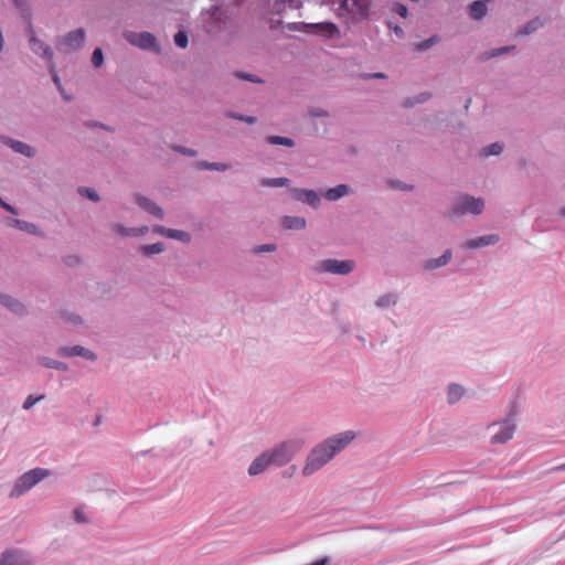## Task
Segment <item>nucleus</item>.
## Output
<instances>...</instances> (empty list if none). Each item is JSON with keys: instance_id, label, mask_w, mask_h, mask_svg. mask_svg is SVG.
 I'll use <instances>...</instances> for the list:
<instances>
[{"instance_id": "34", "label": "nucleus", "mask_w": 565, "mask_h": 565, "mask_svg": "<svg viewBox=\"0 0 565 565\" xmlns=\"http://www.w3.org/2000/svg\"><path fill=\"white\" fill-rule=\"evenodd\" d=\"M198 166L200 169H210V170H218V171H224L227 169V167L223 163L200 162Z\"/></svg>"}, {"instance_id": "9", "label": "nucleus", "mask_w": 565, "mask_h": 565, "mask_svg": "<svg viewBox=\"0 0 565 565\" xmlns=\"http://www.w3.org/2000/svg\"><path fill=\"white\" fill-rule=\"evenodd\" d=\"M320 271H327L337 275H347L351 273L354 268L353 260H338V259H327L319 264Z\"/></svg>"}, {"instance_id": "25", "label": "nucleus", "mask_w": 565, "mask_h": 565, "mask_svg": "<svg viewBox=\"0 0 565 565\" xmlns=\"http://www.w3.org/2000/svg\"><path fill=\"white\" fill-rule=\"evenodd\" d=\"M463 394V387L458 384H451L448 387V401L449 403H456L460 399Z\"/></svg>"}, {"instance_id": "57", "label": "nucleus", "mask_w": 565, "mask_h": 565, "mask_svg": "<svg viewBox=\"0 0 565 565\" xmlns=\"http://www.w3.org/2000/svg\"><path fill=\"white\" fill-rule=\"evenodd\" d=\"M248 81L249 82H259L258 79L254 78L252 75H249Z\"/></svg>"}, {"instance_id": "60", "label": "nucleus", "mask_w": 565, "mask_h": 565, "mask_svg": "<svg viewBox=\"0 0 565 565\" xmlns=\"http://www.w3.org/2000/svg\"><path fill=\"white\" fill-rule=\"evenodd\" d=\"M72 321H74V322L79 321V317H74V319H72Z\"/></svg>"}, {"instance_id": "31", "label": "nucleus", "mask_w": 565, "mask_h": 565, "mask_svg": "<svg viewBox=\"0 0 565 565\" xmlns=\"http://www.w3.org/2000/svg\"><path fill=\"white\" fill-rule=\"evenodd\" d=\"M502 150H503V146L500 145L499 142H494V143H491L490 146L483 148L482 154L484 157L494 156V154L501 153Z\"/></svg>"}, {"instance_id": "35", "label": "nucleus", "mask_w": 565, "mask_h": 565, "mask_svg": "<svg viewBox=\"0 0 565 565\" xmlns=\"http://www.w3.org/2000/svg\"><path fill=\"white\" fill-rule=\"evenodd\" d=\"M103 62H104L103 51L100 49H96L92 55V63L95 67H100Z\"/></svg>"}, {"instance_id": "52", "label": "nucleus", "mask_w": 565, "mask_h": 565, "mask_svg": "<svg viewBox=\"0 0 565 565\" xmlns=\"http://www.w3.org/2000/svg\"><path fill=\"white\" fill-rule=\"evenodd\" d=\"M394 31H395V33H396L398 36H402V35H403V29H402V28H399V26H395V28H394Z\"/></svg>"}, {"instance_id": "43", "label": "nucleus", "mask_w": 565, "mask_h": 565, "mask_svg": "<svg viewBox=\"0 0 565 565\" xmlns=\"http://www.w3.org/2000/svg\"><path fill=\"white\" fill-rule=\"evenodd\" d=\"M437 41L436 38H430L417 45V49L423 51L429 49L435 42Z\"/></svg>"}, {"instance_id": "27", "label": "nucleus", "mask_w": 565, "mask_h": 565, "mask_svg": "<svg viewBox=\"0 0 565 565\" xmlns=\"http://www.w3.org/2000/svg\"><path fill=\"white\" fill-rule=\"evenodd\" d=\"M262 184L265 186H287L289 184V179L287 178H274V179H264L262 180Z\"/></svg>"}, {"instance_id": "47", "label": "nucleus", "mask_w": 565, "mask_h": 565, "mask_svg": "<svg viewBox=\"0 0 565 565\" xmlns=\"http://www.w3.org/2000/svg\"><path fill=\"white\" fill-rule=\"evenodd\" d=\"M509 49H510V47L504 46V47H501V49H499V50H495V51H493V52H492V54H491L490 56H497V55H500V54H502V53H505V52H508V51H509Z\"/></svg>"}, {"instance_id": "7", "label": "nucleus", "mask_w": 565, "mask_h": 565, "mask_svg": "<svg viewBox=\"0 0 565 565\" xmlns=\"http://www.w3.org/2000/svg\"><path fill=\"white\" fill-rule=\"evenodd\" d=\"M124 38L129 44L142 50H157L156 36L150 32L126 31Z\"/></svg>"}, {"instance_id": "48", "label": "nucleus", "mask_w": 565, "mask_h": 565, "mask_svg": "<svg viewBox=\"0 0 565 565\" xmlns=\"http://www.w3.org/2000/svg\"><path fill=\"white\" fill-rule=\"evenodd\" d=\"M65 262H66L67 265H74V264L78 263V258L75 257V256H70V257L66 258Z\"/></svg>"}, {"instance_id": "3", "label": "nucleus", "mask_w": 565, "mask_h": 565, "mask_svg": "<svg viewBox=\"0 0 565 565\" xmlns=\"http://www.w3.org/2000/svg\"><path fill=\"white\" fill-rule=\"evenodd\" d=\"M50 470L44 468H34L25 473H23L14 483L13 489L11 491L12 498H18L23 493L28 492L35 484L42 481L44 478L50 476Z\"/></svg>"}, {"instance_id": "18", "label": "nucleus", "mask_w": 565, "mask_h": 565, "mask_svg": "<svg viewBox=\"0 0 565 565\" xmlns=\"http://www.w3.org/2000/svg\"><path fill=\"white\" fill-rule=\"evenodd\" d=\"M137 203L139 204V206H141L143 210H146L147 212L153 214L154 216L159 217V218H162L163 217V211L160 206H158L154 202H152L151 200L147 199V198H143V196H138L137 198Z\"/></svg>"}, {"instance_id": "45", "label": "nucleus", "mask_w": 565, "mask_h": 565, "mask_svg": "<svg viewBox=\"0 0 565 565\" xmlns=\"http://www.w3.org/2000/svg\"><path fill=\"white\" fill-rule=\"evenodd\" d=\"M310 113L315 117L327 116V111H324L323 109H320V108L312 109Z\"/></svg>"}, {"instance_id": "30", "label": "nucleus", "mask_w": 565, "mask_h": 565, "mask_svg": "<svg viewBox=\"0 0 565 565\" xmlns=\"http://www.w3.org/2000/svg\"><path fill=\"white\" fill-rule=\"evenodd\" d=\"M115 230H116L119 234H121V235H126V236H136V235H141V234H143V233H146V232H147V227H145V228H142V230H136V228H128V230H127V228H125V227H122V226H120V225H117V226L115 227Z\"/></svg>"}, {"instance_id": "14", "label": "nucleus", "mask_w": 565, "mask_h": 565, "mask_svg": "<svg viewBox=\"0 0 565 565\" xmlns=\"http://www.w3.org/2000/svg\"><path fill=\"white\" fill-rule=\"evenodd\" d=\"M290 192L296 200L306 202L312 207H317L320 203V198L312 190L292 189Z\"/></svg>"}, {"instance_id": "5", "label": "nucleus", "mask_w": 565, "mask_h": 565, "mask_svg": "<svg viewBox=\"0 0 565 565\" xmlns=\"http://www.w3.org/2000/svg\"><path fill=\"white\" fill-rule=\"evenodd\" d=\"M484 202L481 199L463 195L458 198L451 213L455 215L463 213L480 214L483 211Z\"/></svg>"}, {"instance_id": "28", "label": "nucleus", "mask_w": 565, "mask_h": 565, "mask_svg": "<svg viewBox=\"0 0 565 565\" xmlns=\"http://www.w3.org/2000/svg\"><path fill=\"white\" fill-rule=\"evenodd\" d=\"M268 142L271 145H282L286 147H294L295 142L292 139L280 136H270L268 137Z\"/></svg>"}, {"instance_id": "12", "label": "nucleus", "mask_w": 565, "mask_h": 565, "mask_svg": "<svg viewBox=\"0 0 565 565\" xmlns=\"http://www.w3.org/2000/svg\"><path fill=\"white\" fill-rule=\"evenodd\" d=\"M29 34H30V46H31V50L33 51V53L41 55L49 61H52L53 60L52 49L34 35L32 28H30Z\"/></svg>"}, {"instance_id": "37", "label": "nucleus", "mask_w": 565, "mask_h": 565, "mask_svg": "<svg viewBox=\"0 0 565 565\" xmlns=\"http://www.w3.org/2000/svg\"><path fill=\"white\" fill-rule=\"evenodd\" d=\"M542 23L539 20H533L529 22L521 31L522 34H529L531 32H534Z\"/></svg>"}, {"instance_id": "61", "label": "nucleus", "mask_w": 565, "mask_h": 565, "mask_svg": "<svg viewBox=\"0 0 565 565\" xmlns=\"http://www.w3.org/2000/svg\"><path fill=\"white\" fill-rule=\"evenodd\" d=\"M562 215L565 216V206L562 209Z\"/></svg>"}, {"instance_id": "23", "label": "nucleus", "mask_w": 565, "mask_h": 565, "mask_svg": "<svg viewBox=\"0 0 565 565\" xmlns=\"http://www.w3.org/2000/svg\"><path fill=\"white\" fill-rule=\"evenodd\" d=\"M489 0H478V1H475L471 6H470V15L476 19V20H479L481 18H483L487 13V6L486 3L488 2Z\"/></svg>"}, {"instance_id": "53", "label": "nucleus", "mask_w": 565, "mask_h": 565, "mask_svg": "<svg viewBox=\"0 0 565 565\" xmlns=\"http://www.w3.org/2000/svg\"><path fill=\"white\" fill-rule=\"evenodd\" d=\"M26 0H13L14 4L17 7H22L25 3Z\"/></svg>"}, {"instance_id": "29", "label": "nucleus", "mask_w": 565, "mask_h": 565, "mask_svg": "<svg viewBox=\"0 0 565 565\" xmlns=\"http://www.w3.org/2000/svg\"><path fill=\"white\" fill-rule=\"evenodd\" d=\"M10 224L29 233H34L36 228L34 224L20 220H11Z\"/></svg>"}, {"instance_id": "49", "label": "nucleus", "mask_w": 565, "mask_h": 565, "mask_svg": "<svg viewBox=\"0 0 565 565\" xmlns=\"http://www.w3.org/2000/svg\"><path fill=\"white\" fill-rule=\"evenodd\" d=\"M4 210H7L8 212H10L12 214H17L18 213L17 210L12 205H10V204L4 205Z\"/></svg>"}, {"instance_id": "44", "label": "nucleus", "mask_w": 565, "mask_h": 565, "mask_svg": "<svg viewBox=\"0 0 565 565\" xmlns=\"http://www.w3.org/2000/svg\"><path fill=\"white\" fill-rule=\"evenodd\" d=\"M177 150L182 152V153H185L188 156H191V157L196 154V151H194L192 149H185V148L179 147V148H177Z\"/></svg>"}, {"instance_id": "50", "label": "nucleus", "mask_w": 565, "mask_h": 565, "mask_svg": "<svg viewBox=\"0 0 565 565\" xmlns=\"http://www.w3.org/2000/svg\"><path fill=\"white\" fill-rule=\"evenodd\" d=\"M235 75H236L237 77H239V78L244 79V81H246V79H247V73H245V72H237V73H235Z\"/></svg>"}, {"instance_id": "58", "label": "nucleus", "mask_w": 565, "mask_h": 565, "mask_svg": "<svg viewBox=\"0 0 565 565\" xmlns=\"http://www.w3.org/2000/svg\"><path fill=\"white\" fill-rule=\"evenodd\" d=\"M557 470H565V462L556 468Z\"/></svg>"}, {"instance_id": "39", "label": "nucleus", "mask_w": 565, "mask_h": 565, "mask_svg": "<svg viewBox=\"0 0 565 565\" xmlns=\"http://www.w3.org/2000/svg\"><path fill=\"white\" fill-rule=\"evenodd\" d=\"M392 303H395V299L392 295H385L376 301L377 307H387Z\"/></svg>"}, {"instance_id": "19", "label": "nucleus", "mask_w": 565, "mask_h": 565, "mask_svg": "<svg viewBox=\"0 0 565 565\" xmlns=\"http://www.w3.org/2000/svg\"><path fill=\"white\" fill-rule=\"evenodd\" d=\"M8 145L18 153L32 158L35 156V150L30 145L22 141L9 140Z\"/></svg>"}, {"instance_id": "11", "label": "nucleus", "mask_w": 565, "mask_h": 565, "mask_svg": "<svg viewBox=\"0 0 565 565\" xmlns=\"http://www.w3.org/2000/svg\"><path fill=\"white\" fill-rule=\"evenodd\" d=\"M0 565H31V561L23 552L9 550L1 555Z\"/></svg>"}, {"instance_id": "2", "label": "nucleus", "mask_w": 565, "mask_h": 565, "mask_svg": "<svg viewBox=\"0 0 565 565\" xmlns=\"http://www.w3.org/2000/svg\"><path fill=\"white\" fill-rule=\"evenodd\" d=\"M291 9L300 7L299 0H281ZM326 3L337 4L335 12L339 18L365 19L369 15L370 0H323Z\"/></svg>"}, {"instance_id": "15", "label": "nucleus", "mask_w": 565, "mask_h": 565, "mask_svg": "<svg viewBox=\"0 0 565 565\" xmlns=\"http://www.w3.org/2000/svg\"><path fill=\"white\" fill-rule=\"evenodd\" d=\"M58 354L63 355V356L78 355V356H83L87 360H92V361L96 360V354L82 345L61 348L58 351Z\"/></svg>"}, {"instance_id": "24", "label": "nucleus", "mask_w": 565, "mask_h": 565, "mask_svg": "<svg viewBox=\"0 0 565 565\" xmlns=\"http://www.w3.org/2000/svg\"><path fill=\"white\" fill-rule=\"evenodd\" d=\"M349 193V186L345 184H339L332 189H329L324 196L330 201H335Z\"/></svg>"}, {"instance_id": "42", "label": "nucleus", "mask_w": 565, "mask_h": 565, "mask_svg": "<svg viewBox=\"0 0 565 565\" xmlns=\"http://www.w3.org/2000/svg\"><path fill=\"white\" fill-rule=\"evenodd\" d=\"M276 249V245L275 244H265V245H259V246H256L253 252L255 254H260V253H264V252H274Z\"/></svg>"}, {"instance_id": "38", "label": "nucleus", "mask_w": 565, "mask_h": 565, "mask_svg": "<svg viewBox=\"0 0 565 565\" xmlns=\"http://www.w3.org/2000/svg\"><path fill=\"white\" fill-rule=\"evenodd\" d=\"M392 11L395 12L396 14H398L399 17L402 18H406L407 17V8L402 4V3H398V2H395L392 7Z\"/></svg>"}, {"instance_id": "22", "label": "nucleus", "mask_w": 565, "mask_h": 565, "mask_svg": "<svg viewBox=\"0 0 565 565\" xmlns=\"http://www.w3.org/2000/svg\"><path fill=\"white\" fill-rule=\"evenodd\" d=\"M450 258H451V250L447 249L440 257L427 260L425 263L424 267L429 270L436 269V268H439V267L448 264Z\"/></svg>"}, {"instance_id": "59", "label": "nucleus", "mask_w": 565, "mask_h": 565, "mask_svg": "<svg viewBox=\"0 0 565 565\" xmlns=\"http://www.w3.org/2000/svg\"><path fill=\"white\" fill-rule=\"evenodd\" d=\"M254 120H255V119H254L253 117H250V116H249V118H248L249 125H252V124L254 122Z\"/></svg>"}, {"instance_id": "16", "label": "nucleus", "mask_w": 565, "mask_h": 565, "mask_svg": "<svg viewBox=\"0 0 565 565\" xmlns=\"http://www.w3.org/2000/svg\"><path fill=\"white\" fill-rule=\"evenodd\" d=\"M497 242H499V236L495 234H491V235H484V236H481L478 238L469 239L463 244V246L466 248L472 249V248H479V247H483V246H488V245H493Z\"/></svg>"}, {"instance_id": "41", "label": "nucleus", "mask_w": 565, "mask_h": 565, "mask_svg": "<svg viewBox=\"0 0 565 565\" xmlns=\"http://www.w3.org/2000/svg\"><path fill=\"white\" fill-rule=\"evenodd\" d=\"M79 193L82 195H86L92 201H98V195L94 189L90 188H82L79 189Z\"/></svg>"}, {"instance_id": "33", "label": "nucleus", "mask_w": 565, "mask_h": 565, "mask_svg": "<svg viewBox=\"0 0 565 565\" xmlns=\"http://www.w3.org/2000/svg\"><path fill=\"white\" fill-rule=\"evenodd\" d=\"M43 364H44L46 367L56 369V370H62V371H65V370L67 369L65 363L60 362V361H55V360H51V359H45V360L43 361Z\"/></svg>"}, {"instance_id": "4", "label": "nucleus", "mask_w": 565, "mask_h": 565, "mask_svg": "<svg viewBox=\"0 0 565 565\" xmlns=\"http://www.w3.org/2000/svg\"><path fill=\"white\" fill-rule=\"evenodd\" d=\"M290 30L303 31L313 34H321L326 38H333L339 34V28L332 22L319 23H294L289 25Z\"/></svg>"}, {"instance_id": "55", "label": "nucleus", "mask_w": 565, "mask_h": 565, "mask_svg": "<svg viewBox=\"0 0 565 565\" xmlns=\"http://www.w3.org/2000/svg\"><path fill=\"white\" fill-rule=\"evenodd\" d=\"M231 116L234 117V115H231ZM235 118H236V116H235ZM237 118L241 120H247V118L245 116H237Z\"/></svg>"}, {"instance_id": "32", "label": "nucleus", "mask_w": 565, "mask_h": 565, "mask_svg": "<svg viewBox=\"0 0 565 565\" xmlns=\"http://www.w3.org/2000/svg\"><path fill=\"white\" fill-rule=\"evenodd\" d=\"M174 43L175 45H178L179 47L181 49H185L188 46V43H189V40H188V35L184 31H179L175 35H174Z\"/></svg>"}, {"instance_id": "56", "label": "nucleus", "mask_w": 565, "mask_h": 565, "mask_svg": "<svg viewBox=\"0 0 565 565\" xmlns=\"http://www.w3.org/2000/svg\"><path fill=\"white\" fill-rule=\"evenodd\" d=\"M4 205H8V203H6L2 199H0V206H2L4 209Z\"/></svg>"}, {"instance_id": "20", "label": "nucleus", "mask_w": 565, "mask_h": 565, "mask_svg": "<svg viewBox=\"0 0 565 565\" xmlns=\"http://www.w3.org/2000/svg\"><path fill=\"white\" fill-rule=\"evenodd\" d=\"M0 302L14 313L22 315L24 312V306L18 300L12 299L10 296L0 294Z\"/></svg>"}, {"instance_id": "10", "label": "nucleus", "mask_w": 565, "mask_h": 565, "mask_svg": "<svg viewBox=\"0 0 565 565\" xmlns=\"http://www.w3.org/2000/svg\"><path fill=\"white\" fill-rule=\"evenodd\" d=\"M84 29H77L68 32L60 42L61 46H64L67 51H75L83 46L85 41Z\"/></svg>"}, {"instance_id": "40", "label": "nucleus", "mask_w": 565, "mask_h": 565, "mask_svg": "<svg viewBox=\"0 0 565 565\" xmlns=\"http://www.w3.org/2000/svg\"><path fill=\"white\" fill-rule=\"evenodd\" d=\"M43 398H44V396H43V395H41V396H36V397H34L33 395H29V396L26 397V399L24 401V403H23V408H24V409H30L31 407H33V405H34L36 402H39V401H41V399H43Z\"/></svg>"}, {"instance_id": "54", "label": "nucleus", "mask_w": 565, "mask_h": 565, "mask_svg": "<svg viewBox=\"0 0 565 565\" xmlns=\"http://www.w3.org/2000/svg\"><path fill=\"white\" fill-rule=\"evenodd\" d=\"M371 77L381 78V77H384V74L383 73H375V74L371 75Z\"/></svg>"}, {"instance_id": "17", "label": "nucleus", "mask_w": 565, "mask_h": 565, "mask_svg": "<svg viewBox=\"0 0 565 565\" xmlns=\"http://www.w3.org/2000/svg\"><path fill=\"white\" fill-rule=\"evenodd\" d=\"M154 231L163 236H167L169 238L179 239L184 243L190 242V239H191L190 234L184 231L166 228L163 226H158Z\"/></svg>"}, {"instance_id": "21", "label": "nucleus", "mask_w": 565, "mask_h": 565, "mask_svg": "<svg viewBox=\"0 0 565 565\" xmlns=\"http://www.w3.org/2000/svg\"><path fill=\"white\" fill-rule=\"evenodd\" d=\"M281 224L288 230H302L306 226V220L299 216H285Z\"/></svg>"}, {"instance_id": "13", "label": "nucleus", "mask_w": 565, "mask_h": 565, "mask_svg": "<svg viewBox=\"0 0 565 565\" xmlns=\"http://www.w3.org/2000/svg\"><path fill=\"white\" fill-rule=\"evenodd\" d=\"M515 431V425L511 423L510 420H507L501 424L500 429L498 433H495L490 441L491 444H504L512 439Z\"/></svg>"}, {"instance_id": "26", "label": "nucleus", "mask_w": 565, "mask_h": 565, "mask_svg": "<svg viewBox=\"0 0 565 565\" xmlns=\"http://www.w3.org/2000/svg\"><path fill=\"white\" fill-rule=\"evenodd\" d=\"M163 250H164V245L162 243H154V244L145 245L141 247V252L146 256L159 254Z\"/></svg>"}, {"instance_id": "1", "label": "nucleus", "mask_w": 565, "mask_h": 565, "mask_svg": "<svg viewBox=\"0 0 565 565\" xmlns=\"http://www.w3.org/2000/svg\"><path fill=\"white\" fill-rule=\"evenodd\" d=\"M356 435L353 430L335 434L315 446L307 456L302 468L303 476H311L326 466L337 454L349 446Z\"/></svg>"}, {"instance_id": "6", "label": "nucleus", "mask_w": 565, "mask_h": 565, "mask_svg": "<svg viewBox=\"0 0 565 565\" xmlns=\"http://www.w3.org/2000/svg\"><path fill=\"white\" fill-rule=\"evenodd\" d=\"M290 459H277L273 456V450L263 454L260 457L253 460L249 465V475H259L265 471L269 466H285Z\"/></svg>"}, {"instance_id": "46", "label": "nucleus", "mask_w": 565, "mask_h": 565, "mask_svg": "<svg viewBox=\"0 0 565 565\" xmlns=\"http://www.w3.org/2000/svg\"><path fill=\"white\" fill-rule=\"evenodd\" d=\"M52 73H53V81H54L55 85L58 87L60 92L63 93V89L61 87L60 77L54 73L53 70H52Z\"/></svg>"}, {"instance_id": "8", "label": "nucleus", "mask_w": 565, "mask_h": 565, "mask_svg": "<svg viewBox=\"0 0 565 565\" xmlns=\"http://www.w3.org/2000/svg\"><path fill=\"white\" fill-rule=\"evenodd\" d=\"M301 438L288 439L273 449V456L277 459H292L303 448Z\"/></svg>"}, {"instance_id": "51", "label": "nucleus", "mask_w": 565, "mask_h": 565, "mask_svg": "<svg viewBox=\"0 0 565 565\" xmlns=\"http://www.w3.org/2000/svg\"><path fill=\"white\" fill-rule=\"evenodd\" d=\"M75 518L78 522H83L84 521V518L82 515V513L79 511H76L75 512Z\"/></svg>"}, {"instance_id": "36", "label": "nucleus", "mask_w": 565, "mask_h": 565, "mask_svg": "<svg viewBox=\"0 0 565 565\" xmlns=\"http://www.w3.org/2000/svg\"><path fill=\"white\" fill-rule=\"evenodd\" d=\"M542 23L539 20H533L529 22L521 31L522 34H529L531 32H534Z\"/></svg>"}]
</instances>
